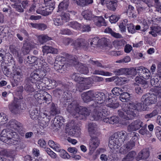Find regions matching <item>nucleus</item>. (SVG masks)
<instances>
[{
    "mask_svg": "<svg viewBox=\"0 0 161 161\" xmlns=\"http://www.w3.org/2000/svg\"><path fill=\"white\" fill-rule=\"evenodd\" d=\"M61 19L64 22H68L69 19V14L66 13H62L61 14Z\"/></svg>",
    "mask_w": 161,
    "mask_h": 161,
    "instance_id": "obj_53",
    "label": "nucleus"
},
{
    "mask_svg": "<svg viewBox=\"0 0 161 161\" xmlns=\"http://www.w3.org/2000/svg\"><path fill=\"white\" fill-rule=\"evenodd\" d=\"M130 94L125 92H123L119 97L120 100L123 102L127 101L130 99Z\"/></svg>",
    "mask_w": 161,
    "mask_h": 161,
    "instance_id": "obj_39",
    "label": "nucleus"
},
{
    "mask_svg": "<svg viewBox=\"0 0 161 161\" xmlns=\"http://www.w3.org/2000/svg\"><path fill=\"white\" fill-rule=\"evenodd\" d=\"M93 19L95 24L98 27L107 25L104 19L102 16H94Z\"/></svg>",
    "mask_w": 161,
    "mask_h": 161,
    "instance_id": "obj_19",
    "label": "nucleus"
},
{
    "mask_svg": "<svg viewBox=\"0 0 161 161\" xmlns=\"http://www.w3.org/2000/svg\"><path fill=\"white\" fill-rule=\"evenodd\" d=\"M41 69L40 71V75L41 77H44L46 75L47 72L50 71V69L48 65L41 66Z\"/></svg>",
    "mask_w": 161,
    "mask_h": 161,
    "instance_id": "obj_37",
    "label": "nucleus"
},
{
    "mask_svg": "<svg viewBox=\"0 0 161 161\" xmlns=\"http://www.w3.org/2000/svg\"><path fill=\"white\" fill-rule=\"evenodd\" d=\"M116 75H120L123 74H125V68H121L116 69L114 72Z\"/></svg>",
    "mask_w": 161,
    "mask_h": 161,
    "instance_id": "obj_60",
    "label": "nucleus"
},
{
    "mask_svg": "<svg viewBox=\"0 0 161 161\" xmlns=\"http://www.w3.org/2000/svg\"><path fill=\"white\" fill-rule=\"evenodd\" d=\"M76 123L75 122L74 120H72L69 122L66 125L65 130L66 132H69V131L71 129H73L76 126Z\"/></svg>",
    "mask_w": 161,
    "mask_h": 161,
    "instance_id": "obj_34",
    "label": "nucleus"
},
{
    "mask_svg": "<svg viewBox=\"0 0 161 161\" xmlns=\"http://www.w3.org/2000/svg\"><path fill=\"white\" fill-rule=\"evenodd\" d=\"M43 93L42 94L40 93H36L34 95L35 98L37 101L39 100H43V97L44 96V92L43 91Z\"/></svg>",
    "mask_w": 161,
    "mask_h": 161,
    "instance_id": "obj_62",
    "label": "nucleus"
},
{
    "mask_svg": "<svg viewBox=\"0 0 161 161\" xmlns=\"http://www.w3.org/2000/svg\"><path fill=\"white\" fill-rule=\"evenodd\" d=\"M90 139L89 145V149L90 151H94L98 146L99 144V141L98 138L94 136H92Z\"/></svg>",
    "mask_w": 161,
    "mask_h": 161,
    "instance_id": "obj_18",
    "label": "nucleus"
},
{
    "mask_svg": "<svg viewBox=\"0 0 161 161\" xmlns=\"http://www.w3.org/2000/svg\"><path fill=\"white\" fill-rule=\"evenodd\" d=\"M12 6L14 8L16 9V10L20 12H22L24 11L23 9L21 7L20 4H18L15 3L14 4L12 5Z\"/></svg>",
    "mask_w": 161,
    "mask_h": 161,
    "instance_id": "obj_61",
    "label": "nucleus"
},
{
    "mask_svg": "<svg viewBox=\"0 0 161 161\" xmlns=\"http://www.w3.org/2000/svg\"><path fill=\"white\" fill-rule=\"evenodd\" d=\"M104 32L110 34L112 36L116 38H120L122 37V36L120 34L113 31L112 29L109 28L105 29Z\"/></svg>",
    "mask_w": 161,
    "mask_h": 161,
    "instance_id": "obj_38",
    "label": "nucleus"
},
{
    "mask_svg": "<svg viewBox=\"0 0 161 161\" xmlns=\"http://www.w3.org/2000/svg\"><path fill=\"white\" fill-rule=\"evenodd\" d=\"M155 134L157 137L161 141V128L157 126L155 128Z\"/></svg>",
    "mask_w": 161,
    "mask_h": 161,
    "instance_id": "obj_57",
    "label": "nucleus"
},
{
    "mask_svg": "<svg viewBox=\"0 0 161 161\" xmlns=\"http://www.w3.org/2000/svg\"><path fill=\"white\" fill-rule=\"evenodd\" d=\"M42 51L43 53V55L45 53L57 54L58 52L57 49L53 48L51 47L45 46L42 47Z\"/></svg>",
    "mask_w": 161,
    "mask_h": 161,
    "instance_id": "obj_21",
    "label": "nucleus"
},
{
    "mask_svg": "<svg viewBox=\"0 0 161 161\" xmlns=\"http://www.w3.org/2000/svg\"><path fill=\"white\" fill-rule=\"evenodd\" d=\"M97 129V125L95 123H90L88 125V130L89 134L91 136L94 135L96 136V131Z\"/></svg>",
    "mask_w": 161,
    "mask_h": 161,
    "instance_id": "obj_22",
    "label": "nucleus"
},
{
    "mask_svg": "<svg viewBox=\"0 0 161 161\" xmlns=\"http://www.w3.org/2000/svg\"><path fill=\"white\" fill-rule=\"evenodd\" d=\"M39 75L35 73H31L29 77L26 78L25 81L24 89L27 93H31L35 91L34 83L40 78Z\"/></svg>",
    "mask_w": 161,
    "mask_h": 161,
    "instance_id": "obj_3",
    "label": "nucleus"
},
{
    "mask_svg": "<svg viewBox=\"0 0 161 161\" xmlns=\"http://www.w3.org/2000/svg\"><path fill=\"white\" fill-rule=\"evenodd\" d=\"M105 103L106 104V106L113 108H116L119 106V104H114V105L113 106V105H111L110 104L111 102H113V101L112 98H108L105 99Z\"/></svg>",
    "mask_w": 161,
    "mask_h": 161,
    "instance_id": "obj_44",
    "label": "nucleus"
},
{
    "mask_svg": "<svg viewBox=\"0 0 161 161\" xmlns=\"http://www.w3.org/2000/svg\"><path fill=\"white\" fill-rule=\"evenodd\" d=\"M156 5V11L161 14V3L159 0H153Z\"/></svg>",
    "mask_w": 161,
    "mask_h": 161,
    "instance_id": "obj_58",
    "label": "nucleus"
},
{
    "mask_svg": "<svg viewBox=\"0 0 161 161\" xmlns=\"http://www.w3.org/2000/svg\"><path fill=\"white\" fill-rule=\"evenodd\" d=\"M109 113L106 107L102 105H97L92 113L91 116L93 119L98 120H101L107 116Z\"/></svg>",
    "mask_w": 161,
    "mask_h": 161,
    "instance_id": "obj_4",
    "label": "nucleus"
},
{
    "mask_svg": "<svg viewBox=\"0 0 161 161\" xmlns=\"http://www.w3.org/2000/svg\"><path fill=\"white\" fill-rule=\"evenodd\" d=\"M45 7H46V6L45 7H44L43 6H40L39 8L36 10V12L38 14H41L44 16H46L43 14L44 12H45L46 11V9Z\"/></svg>",
    "mask_w": 161,
    "mask_h": 161,
    "instance_id": "obj_64",
    "label": "nucleus"
},
{
    "mask_svg": "<svg viewBox=\"0 0 161 161\" xmlns=\"http://www.w3.org/2000/svg\"><path fill=\"white\" fill-rule=\"evenodd\" d=\"M80 128V127L78 126H76L73 129H71L68 132L69 135L71 136H75L78 137L81 134Z\"/></svg>",
    "mask_w": 161,
    "mask_h": 161,
    "instance_id": "obj_25",
    "label": "nucleus"
},
{
    "mask_svg": "<svg viewBox=\"0 0 161 161\" xmlns=\"http://www.w3.org/2000/svg\"><path fill=\"white\" fill-rule=\"evenodd\" d=\"M79 63L75 56L64 53L61 54V64H63L61 65V70L66 71L67 67L69 66H73L76 68Z\"/></svg>",
    "mask_w": 161,
    "mask_h": 161,
    "instance_id": "obj_2",
    "label": "nucleus"
},
{
    "mask_svg": "<svg viewBox=\"0 0 161 161\" xmlns=\"http://www.w3.org/2000/svg\"><path fill=\"white\" fill-rule=\"evenodd\" d=\"M158 113L159 110L155 109L151 113L145 115L144 117L146 119H150L157 115L158 114Z\"/></svg>",
    "mask_w": 161,
    "mask_h": 161,
    "instance_id": "obj_48",
    "label": "nucleus"
},
{
    "mask_svg": "<svg viewBox=\"0 0 161 161\" xmlns=\"http://www.w3.org/2000/svg\"><path fill=\"white\" fill-rule=\"evenodd\" d=\"M94 95V91L90 90L82 93L81 96L83 101L87 103L93 100Z\"/></svg>",
    "mask_w": 161,
    "mask_h": 161,
    "instance_id": "obj_17",
    "label": "nucleus"
},
{
    "mask_svg": "<svg viewBox=\"0 0 161 161\" xmlns=\"http://www.w3.org/2000/svg\"><path fill=\"white\" fill-rule=\"evenodd\" d=\"M126 43V42L122 39L119 41L115 40L113 42L114 46L117 49L123 47Z\"/></svg>",
    "mask_w": 161,
    "mask_h": 161,
    "instance_id": "obj_30",
    "label": "nucleus"
},
{
    "mask_svg": "<svg viewBox=\"0 0 161 161\" xmlns=\"http://www.w3.org/2000/svg\"><path fill=\"white\" fill-rule=\"evenodd\" d=\"M43 100L45 101L46 103L48 104L51 102L52 97L47 92L44 91Z\"/></svg>",
    "mask_w": 161,
    "mask_h": 161,
    "instance_id": "obj_46",
    "label": "nucleus"
},
{
    "mask_svg": "<svg viewBox=\"0 0 161 161\" xmlns=\"http://www.w3.org/2000/svg\"><path fill=\"white\" fill-rule=\"evenodd\" d=\"M147 125L146 124H145L143 125L141 127L142 128L139 131V133L143 135L147 134L148 131L147 129Z\"/></svg>",
    "mask_w": 161,
    "mask_h": 161,
    "instance_id": "obj_55",
    "label": "nucleus"
},
{
    "mask_svg": "<svg viewBox=\"0 0 161 161\" xmlns=\"http://www.w3.org/2000/svg\"><path fill=\"white\" fill-rule=\"evenodd\" d=\"M49 121L47 117L43 118L39 121V125L43 127H46L48 125Z\"/></svg>",
    "mask_w": 161,
    "mask_h": 161,
    "instance_id": "obj_43",
    "label": "nucleus"
},
{
    "mask_svg": "<svg viewBox=\"0 0 161 161\" xmlns=\"http://www.w3.org/2000/svg\"><path fill=\"white\" fill-rule=\"evenodd\" d=\"M90 80L91 79L89 78H84L79 76L78 78H77L75 81L79 83V84L89 85L91 83V81Z\"/></svg>",
    "mask_w": 161,
    "mask_h": 161,
    "instance_id": "obj_33",
    "label": "nucleus"
},
{
    "mask_svg": "<svg viewBox=\"0 0 161 161\" xmlns=\"http://www.w3.org/2000/svg\"><path fill=\"white\" fill-rule=\"evenodd\" d=\"M78 5L81 7H85L93 3V0H77L76 1Z\"/></svg>",
    "mask_w": 161,
    "mask_h": 161,
    "instance_id": "obj_29",
    "label": "nucleus"
},
{
    "mask_svg": "<svg viewBox=\"0 0 161 161\" xmlns=\"http://www.w3.org/2000/svg\"><path fill=\"white\" fill-rule=\"evenodd\" d=\"M6 130H3L0 135V140L2 141L9 144V141L7 138Z\"/></svg>",
    "mask_w": 161,
    "mask_h": 161,
    "instance_id": "obj_40",
    "label": "nucleus"
},
{
    "mask_svg": "<svg viewBox=\"0 0 161 161\" xmlns=\"http://www.w3.org/2000/svg\"><path fill=\"white\" fill-rule=\"evenodd\" d=\"M141 76L145 79H148L150 77V72L146 68L143 73H141Z\"/></svg>",
    "mask_w": 161,
    "mask_h": 161,
    "instance_id": "obj_51",
    "label": "nucleus"
},
{
    "mask_svg": "<svg viewBox=\"0 0 161 161\" xmlns=\"http://www.w3.org/2000/svg\"><path fill=\"white\" fill-rule=\"evenodd\" d=\"M22 125L20 122L14 119H11L7 124V126L11 128L17 129L22 127Z\"/></svg>",
    "mask_w": 161,
    "mask_h": 161,
    "instance_id": "obj_20",
    "label": "nucleus"
},
{
    "mask_svg": "<svg viewBox=\"0 0 161 161\" xmlns=\"http://www.w3.org/2000/svg\"><path fill=\"white\" fill-rule=\"evenodd\" d=\"M81 14L85 19L88 20H91L93 17L92 12L88 10L82 12Z\"/></svg>",
    "mask_w": 161,
    "mask_h": 161,
    "instance_id": "obj_31",
    "label": "nucleus"
},
{
    "mask_svg": "<svg viewBox=\"0 0 161 161\" xmlns=\"http://www.w3.org/2000/svg\"><path fill=\"white\" fill-rule=\"evenodd\" d=\"M94 94L93 100L99 104L103 103L105 100V95L103 92H95L94 91Z\"/></svg>",
    "mask_w": 161,
    "mask_h": 161,
    "instance_id": "obj_14",
    "label": "nucleus"
},
{
    "mask_svg": "<svg viewBox=\"0 0 161 161\" xmlns=\"http://www.w3.org/2000/svg\"><path fill=\"white\" fill-rule=\"evenodd\" d=\"M8 108L12 113L14 114L19 113L20 108L19 101L17 100L14 99L12 102L8 105Z\"/></svg>",
    "mask_w": 161,
    "mask_h": 161,
    "instance_id": "obj_10",
    "label": "nucleus"
},
{
    "mask_svg": "<svg viewBox=\"0 0 161 161\" xmlns=\"http://www.w3.org/2000/svg\"><path fill=\"white\" fill-rule=\"evenodd\" d=\"M60 61L59 56H57L56 58L55 62L54 65V68L57 71H58L60 69L59 62Z\"/></svg>",
    "mask_w": 161,
    "mask_h": 161,
    "instance_id": "obj_56",
    "label": "nucleus"
},
{
    "mask_svg": "<svg viewBox=\"0 0 161 161\" xmlns=\"http://www.w3.org/2000/svg\"><path fill=\"white\" fill-rule=\"evenodd\" d=\"M141 101L142 103L145 106V108H143V110H145L147 108L146 106L156 103L157 101V97L154 94H146L142 96Z\"/></svg>",
    "mask_w": 161,
    "mask_h": 161,
    "instance_id": "obj_6",
    "label": "nucleus"
},
{
    "mask_svg": "<svg viewBox=\"0 0 161 161\" xmlns=\"http://www.w3.org/2000/svg\"><path fill=\"white\" fill-rule=\"evenodd\" d=\"M61 157L64 159H69L70 156L66 151L62 149L61 150Z\"/></svg>",
    "mask_w": 161,
    "mask_h": 161,
    "instance_id": "obj_63",
    "label": "nucleus"
},
{
    "mask_svg": "<svg viewBox=\"0 0 161 161\" xmlns=\"http://www.w3.org/2000/svg\"><path fill=\"white\" fill-rule=\"evenodd\" d=\"M76 68L82 74H86L89 72L88 68L86 65L80 63Z\"/></svg>",
    "mask_w": 161,
    "mask_h": 161,
    "instance_id": "obj_27",
    "label": "nucleus"
},
{
    "mask_svg": "<svg viewBox=\"0 0 161 161\" xmlns=\"http://www.w3.org/2000/svg\"><path fill=\"white\" fill-rule=\"evenodd\" d=\"M117 0H109V2L107 3L108 8L111 10L115 11L117 6Z\"/></svg>",
    "mask_w": 161,
    "mask_h": 161,
    "instance_id": "obj_28",
    "label": "nucleus"
},
{
    "mask_svg": "<svg viewBox=\"0 0 161 161\" xmlns=\"http://www.w3.org/2000/svg\"><path fill=\"white\" fill-rule=\"evenodd\" d=\"M30 117L32 119L36 120L38 119L40 111L36 108L31 109L29 111Z\"/></svg>",
    "mask_w": 161,
    "mask_h": 161,
    "instance_id": "obj_26",
    "label": "nucleus"
},
{
    "mask_svg": "<svg viewBox=\"0 0 161 161\" xmlns=\"http://www.w3.org/2000/svg\"><path fill=\"white\" fill-rule=\"evenodd\" d=\"M134 136H132L130 140L124 144L120 148L119 152L121 154H125L129 151L132 149L135 146L136 142L138 139V137L135 132Z\"/></svg>",
    "mask_w": 161,
    "mask_h": 161,
    "instance_id": "obj_5",
    "label": "nucleus"
},
{
    "mask_svg": "<svg viewBox=\"0 0 161 161\" xmlns=\"http://www.w3.org/2000/svg\"><path fill=\"white\" fill-rule=\"evenodd\" d=\"M94 75H99L105 76H111L112 74L108 72H105L102 70H95L93 72Z\"/></svg>",
    "mask_w": 161,
    "mask_h": 161,
    "instance_id": "obj_42",
    "label": "nucleus"
},
{
    "mask_svg": "<svg viewBox=\"0 0 161 161\" xmlns=\"http://www.w3.org/2000/svg\"><path fill=\"white\" fill-rule=\"evenodd\" d=\"M150 82L152 86L154 87H161V80H159L158 78H151Z\"/></svg>",
    "mask_w": 161,
    "mask_h": 161,
    "instance_id": "obj_32",
    "label": "nucleus"
},
{
    "mask_svg": "<svg viewBox=\"0 0 161 161\" xmlns=\"http://www.w3.org/2000/svg\"><path fill=\"white\" fill-rule=\"evenodd\" d=\"M143 123L140 119H137L133 121L127 127L129 132L135 131L139 130L143 125Z\"/></svg>",
    "mask_w": 161,
    "mask_h": 161,
    "instance_id": "obj_9",
    "label": "nucleus"
},
{
    "mask_svg": "<svg viewBox=\"0 0 161 161\" xmlns=\"http://www.w3.org/2000/svg\"><path fill=\"white\" fill-rule=\"evenodd\" d=\"M124 88L115 87L113 89L112 92L115 95L119 96L124 91Z\"/></svg>",
    "mask_w": 161,
    "mask_h": 161,
    "instance_id": "obj_41",
    "label": "nucleus"
},
{
    "mask_svg": "<svg viewBox=\"0 0 161 161\" xmlns=\"http://www.w3.org/2000/svg\"><path fill=\"white\" fill-rule=\"evenodd\" d=\"M69 25L70 27L76 30H79L80 29V25L75 21L70 22Z\"/></svg>",
    "mask_w": 161,
    "mask_h": 161,
    "instance_id": "obj_50",
    "label": "nucleus"
},
{
    "mask_svg": "<svg viewBox=\"0 0 161 161\" xmlns=\"http://www.w3.org/2000/svg\"><path fill=\"white\" fill-rule=\"evenodd\" d=\"M136 154V153L133 151L129 152L122 159L121 161H132Z\"/></svg>",
    "mask_w": 161,
    "mask_h": 161,
    "instance_id": "obj_24",
    "label": "nucleus"
},
{
    "mask_svg": "<svg viewBox=\"0 0 161 161\" xmlns=\"http://www.w3.org/2000/svg\"><path fill=\"white\" fill-rule=\"evenodd\" d=\"M3 73L5 75L8 77H11V76L13 75V69L14 70V68L13 66L12 68V71L11 69L8 67L4 66L2 69Z\"/></svg>",
    "mask_w": 161,
    "mask_h": 161,
    "instance_id": "obj_35",
    "label": "nucleus"
},
{
    "mask_svg": "<svg viewBox=\"0 0 161 161\" xmlns=\"http://www.w3.org/2000/svg\"><path fill=\"white\" fill-rule=\"evenodd\" d=\"M50 110L51 114L53 115L59 114L60 113L59 110L57 109L56 105L53 103L51 104Z\"/></svg>",
    "mask_w": 161,
    "mask_h": 161,
    "instance_id": "obj_36",
    "label": "nucleus"
},
{
    "mask_svg": "<svg viewBox=\"0 0 161 161\" xmlns=\"http://www.w3.org/2000/svg\"><path fill=\"white\" fill-rule=\"evenodd\" d=\"M127 28L128 32L132 34L134 33L135 31V26L133 24L130 23L127 24Z\"/></svg>",
    "mask_w": 161,
    "mask_h": 161,
    "instance_id": "obj_54",
    "label": "nucleus"
},
{
    "mask_svg": "<svg viewBox=\"0 0 161 161\" xmlns=\"http://www.w3.org/2000/svg\"><path fill=\"white\" fill-rule=\"evenodd\" d=\"M114 137L119 140V142L121 144L128 139L127 133L125 131H119L114 133Z\"/></svg>",
    "mask_w": 161,
    "mask_h": 161,
    "instance_id": "obj_13",
    "label": "nucleus"
},
{
    "mask_svg": "<svg viewBox=\"0 0 161 161\" xmlns=\"http://www.w3.org/2000/svg\"><path fill=\"white\" fill-rule=\"evenodd\" d=\"M38 58L35 56H28L25 59L27 63L30 64H32L35 63L37 60Z\"/></svg>",
    "mask_w": 161,
    "mask_h": 161,
    "instance_id": "obj_47",
    "label": "nucleus"
},
{
    "mask_svg": "<svg viewBox=\"0 0 161 161\" xmlns=\"http://www.w3.org/2000/svg\"><path fill=\"white\" fill-rule=\"evenodd\" d=\"M69 4V0H64L61 2V9L66 10Z\"/></svg>",
    "mask_w": 161,
    "mask_h": 161,
    "instance_id": "obj_59",
    "label": "nucleus"
},
{
    "mask_svg": "<svg viewBox=\"0 0 161 161\" xmlns=\"http://www.w3.org/2000/svg\"><path fill=\"white\" fill-rule=\"evenodd\" d=\"M75 47L76 49L83 48L86 50L88 48L89 44L84 39H79L76 40L74 43Z\"/></svg>",
    "mask_w": 161,
    "mask_h": 161,
    "instance_id": "obj_12",
    "label": "nucleus"
},
{
    "mask_svg": "<svg viewBox=\"0 0 161 161\" xmlns=\"http://www.w3.org/2000/svg\"><path fill=\"white\" fill-rule=\"evenodd\" d=\"M150 155V151L149 148H145L142 149L138 153L137 157L138 160L147 159Z\"/></svg>",
    "mask_w": 161,
    "mask_h": 161,
    "instance_id": "obj_16",
    "label": "nucleus"
},
{
    "mask_svg": "<svg viewBox=\"0 0 161 161\" xmlns=\"http://www.w3.org/2000/svg\"><path fill=\"white\" fill-rule=\"evenodd\" d=\"M46 77L39 80H36V83H34V86L35 87V91L37 89L41 90H43V87L44 86L45 83L44 81L46 79Z\"/></svg>",
    "mask_w": 161,
    "mask_h": 161,
    "instance_id": "obj_23",
    "label": "nucleus"
},
{
    "mask_svg": "<svg viewBox=\"0 0 161 161\" xmlns=\"http://www.w3.org/2000/svg\"><path fill=\"white\" fill-rule=\"evenodd\" d=\"M13 75L12 76L16 85H17L19 83L22 81L23 75L22 72L14 69H13Z\"/></svg>",
    "mask_w": 161,
    "mask_h": 161,
    "instance_id": "obj_15",
    "label": "nucleus"
},
{
    "mask_svg": "<svg viewBox=\"0 0 161 161\" xmlns=\"http://www.w3.org/2000/svg\"><path fill=\"white\" fill-rule=\"evenodd\" d=\"M140 103H127L122 108V111L119 110V116L127 120H131L136 116L138 110L140 108Z\"/></svg>",
    "mask_w": 161,
    "mask_h": 161,
    "instance_id": "obj_1",
    "label": "nucleus"
},
{
    "mask_svg": "<svg viewBox=\"0 0 161 161\" xmlns=\"http://www.w3.org/2000/svg\"><path fill=\"white\" fill-rule=\"evenodd\" d=\"M7 138L9 141V144H15L21 141L17 133L10 130H6Z\"/></svg>",
    "mask_w": 161,
    "mask_h": 161,
    "instance_id": "obj_7",
    "label": "nucleus"
},
{
    "mask_svg": "<svg viewBox=\"0 0 161 161\" xmlns=\"http://www.w3.org/2000/svg\"><path fill=\"white\" fill-rule=\"evenodd\" d=\"M75 110L79 115V119H85L90 115L91 113V110L88 108L83 106L77 107L75 108Z\"/></svg>",
    "mask_w": 161,
    "mask_h": 161,
    "instance_id": "obj_8",
    "label": "nucleus"
},
{
    "mask_svg": "<svg viewBox=\"0 0 161 161\" xmlns=\"http://www.w3.org/2000/svg\"><path fill=\"white\" fill-rule=\"evenodd\" d=\"M99 41L100 39L98 37H95L90 41L91 45L94 47L95 46L99 45Z\"/></svg>",
    "mask_w": 161,
    "mask_h": 161,
    "instance_id": "obj_52",
    "label": "nucleus"
},
{
    "mask_svg": "<svg viewBox=\"0 0 161 161\" xmlns=\"http://www.w3.org/2000/svg\"><path fill=\"white\" fill-rule=\"evenodd\" d=\"M51 39V38L46 35H42L39 36V41L42 43L46 42L47 41Z\"/></svg>",
    "mask_w": 161,
    "mask_h": 161,
    "instance_id": "obj_49",
    "label": "nucleus"
},
{
    "mask_svg": "<svg viewBox=\"0 0 161 161\" xmlns=\"http://www.w3.org/2000/svg\"><path fill=\"white\" fill-rule=\"evenodd\" d=\"M136 69L134 68H125V74L135 75L136 74Z\"/></svg>",
    "mask_w": 161,
    "mask_h": 161,
    "instance_id": "obj_45",
    "label": "nucleus"
},
{
    "mask_svg": "<svg viewBox=\"0 0 161 161\" xmlns=\"http://www.w3.org/2000/svg\"><path fill=\"white\" fill-rule=\"evenodd\" d=\"M121 145L119 140L114 137V134L109 138L108 146L111 149H116Z\"/></svg>",
    "mask_w": 161,
    "mask_h": 161,
    "instance_id": "obj_11",
    "label": "nucleus"
}]
</instances>
